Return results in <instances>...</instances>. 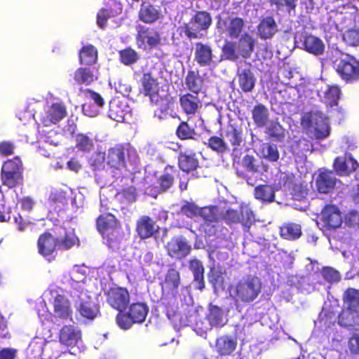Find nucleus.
<instances>
[{"instance_id":"1","label":"nucleus","mask_w":359,"mask_h":359,"mask_svg":"<svg viewBox=\"0 0 359 359\" xmlns=\"http://www.w3.org/2000/svg\"><path fill=\"white\" fill-rule=\"evenodd\" d=\"M340 15L339 23L342 29H346L344 40L351 46H359V10L353 1H348L338 6Z\"/></svg>"},{"instance_id":"2","label":"nucleus","mask_w":359,"mask_h":359,"mask_svg":"<svg viewBox=\"0 0 359 359\" xmlns=\"http://www.w3.org/2000/svg\"><path fill=\"white\" fill-rule=\"evenodd\" d=\"M262 287V283L257 277L248 275L231 285L229 292L236 303L247 304L258 297Z\"/></svg>"},{"instance_id":"3","label":"nucleus","mask_w":359,"mask_h":359,"mask_svg":"<svg viewBox=\"0 0 359 359\" xmlns=\"http://www.w3.org/2000/svg\"><path fill=\"white\" fill-rule=\"evenodd\" d=\"M23 163L18 156L4 161L2 164L0 179L2 185L13 189L22 185L24 181Z\"/></svg>"},{"instance_id":"4","label":"nucleus","mask_w":359,"mask_h":359,"mask_svg":"<svg viewBox=\"0 0 359 359\" xmlns=\"http://www.w3.org/2000/svg\"><path fill=\"white\" fill-rule=\"evenodd\" d=\"M301 123L306 129L313 128L316 140L325 139L330 134L329 118L321 111L311 110L305 113L301 118Z\"/></svg>"},{"instance_id":"5","label":"nucleus","mask_w":359,"mask_h":359,"mask_svg":"<svg viewBox=\"0 0 359 359\" xmlns=\"http://www.w3.org/2000/svg\"><path fill=\"white\" fill-rule=\"evenodd\" d=\"M255 221L253 211L245 204H241L238 210L229 208L219 212V222H224L229 226L240 223L245 231H249Z\"/></svg>"},{"instance_id":"6","label":"nucleus","mask_w":359,"mask_h":359,"mask_svg":"<svg viewBox=\"0 0 359 359\" xmlns=\"http://www.w3.org/2000/svg\"><path fill=\"white\" fill-rule=\"evenodd\" d=\"M128 307L127 312L118 313L116 316V323L123 330L130 328L133 324L143 323L149 312L148 306L143 302H134Z\"/></svg>"},{"instance_id":"7","label":"nucleus","mask_w":359,"mask_h":359,"mask_svg":"<svg viewBox=\"0 0 359 359\" xmlns=\"http://www.w3.org/2000/svg\"><path fill=\"white\" fill-rule=\"evenodd\" d=\"M334 69L345 83L359 81V60L353 55L346 54L344 57L336 59Z\"/></svg>"},{"instance_id":"8","label":"nucleus","mask_w":359,"mask_h":359,"mask_svg":"<svg viewBox=\"0 0 359 359\" xmlns=\"http://www.w3.org/2000/svg\"><path fill=\"white\" fill-rule=\"evenodd\" d=\"M130 157V150L123 144H117L107 150L106 164L113 173L126 170Z\"/></svg>"},{"instance_id":"9","label":"nucleus","mask_w":359,"mask_h":359,"mask_svg":"<svg viewBox=\"0 0 359 359\" xmlns=\"http://www.w3.org/2000/svg\"><path fill=\"white\" fill-rule=\"evenodd\" d=\"M189 23L192 27L188 23H184L182 29L189 39H198L200 37L198 32L206 31L212 25V17L207 11H197L191 18Z\"/></svg>"},{"instance_id":"10","label":"nucleus","mask_w":359,"mask_h":359,"mask_svg":"<svg viewBox=\"0 0 359 359\" xmlns=\"http://www.w3.org/2000/svg\"><path fill=\"white\" fill-rule=\"evenodd\" d=\"M106 302L118 313L125 311L130 301V295L126 287L113 286L104 292Z\"/></svg>"},{"instance_id":"11","label":"nucleus","mask_w":359,"mask_h":359,"mask_svg":"<svg viewBox=\"0 0 359 359\" xmlns=\"http://www.w3.org/2000/svg\"><path fill=\"white\" fill-rule=\"evenodd\" d=\"M59 238L50 232L41 233L37 240V250L39 255L48 261L55 259L57 255Z\"/></svg>"},{"instance_id":"12","label":"nucleus","mask_w":359,"mask_h":359,"mask_svg":"<svg viewBox=\"0 0 359 359\" xmlns=\"http://www.w3.org/2000/svg\"><path fill=\"white\" fill-rule=\"evenodd\" d=\"M135 39L139 48H153L161 43V36L156 29L139 25Z\"/></svg>"},{"instance_id":"13","label":"nucleus","mask_w":359,"mask_h":359,"mask_svg":"<svg viewBox=\"0 0 359 359\" xmlns=\"http://www.w3.org/2000/svg\"><path fill=\"white\" fill-rule=\"evenodd\" d=\"M320 220L328 230L336 229L341 226L343 219L341 212L335 205H325L320 212Z\"/></svg>"},{"instance_id":"14","label":"nucleus","mask_w":359,"mask_h":359,"mask_svg":"<svg viewBox=\"0 0 359 359\" xmlns=\"http://www.w3.org/2000/svg\"><path fill=\"white\" fill-rule=\"evenodd\" d=\"M165 249L170 257L182 259L189 255L191 247L185 238L173 237L166 244Z\"/></svg>"},{"instance_id":"15","label":"nucleus","mask_w":359,"mask_h":359,"mask_svg":"<svg viewBox=\"0 0 359 359\" xmlns=\"http://www.w3.org/2000/svg\"><path fill=\"white\" fill-rule=\"evenodd\" d=\"M359 167L358 161L350 153H345L342 156H337L333 163V168L339 175H348Z\"/></svg>"},{"instance_id":"16","label":"nucleus","mask_w":359,"mask_h":359,"mask_svg":"<svg viewBox=\"0 0 359 359\" xmlns=\"http://www.w3.org/2000/svg\"><path fill=\"white\" fill-rule=\"evenodd\" d=\"M179 102L182 111L187 116L196 114L203 107V102L198 94L191 92L181 95Z\"/></svg>"},{"instance_id":"17","label":"nucleus","mask_w":359,"mask_h":359,"mask_svg":"<svg viewBox=\"0 0 359 359\" xmlns=\"http://www.w3.org/2000/svg\"><path fill=\"white\" fill-rule=\"evenodd\" d=\"M180 175V172L175 165H167L163 172L157 177L156 188L160 192L167 191L172 187L175 179Z\"/></svg>"},{"instance_id":"18","label":"nucleus","mask_w":359,"mask_h":359,"mask_svg":"<svg viewBox=\"0 0 359 359\" xmlns=\"http://www.w3.org/2000/svg\"><path fill=\"white\" fill-rule=\"evenodd\" d=\"M81 339V330L74 325H63L59 331V341L67 346H75Z\"/></svg>"},{"instance_id":"19","label":"nucleus","mask_w":359,"mask_h":359,"mask_svg":"<svg viewBox=\"0 0 359 359\" xmlns=\"http://www.w3.org/2000/svg\"><path fill=\"white\" fill-rule=\"evenodd\" d=\"M66 107L63 103H53L46 111V114L42 116L41 123L46 127L50 126L52 124H56L67 116Z\"/></svg>"},{"instance_id":"20","label":"nucleus","mask_w":359,"mask_h":359,"mask_svg":"<svg viewBox=\"0 0 359 359\" xmlns=\"http://www.w3.org/2000/svg\"><path fill=\"white\" fill-rule=\"evenodd\" d=\"M337 183L334 173L331 170H319L316 179V187L319 193L328 194L334 190Z\"/></svg>"},{"instance_id":"21","label":"nucleus","mask_w":359,"mask_h":359,"mask_svg":"<svg viewBox=\"0 0 359 359\" xmlns=\"http://www.w3.org/2000/svg\"><path fill=\"white\" fill-rule=\"evenodd\" d=\"M181 284V276L180 271L173 267L168 269L164 280L161 283L163 290H165L168 294H171L176 297L178 294V289Z\"/></svg>"},{"instance_id":"22","label":"nucleus","mask_w":359,"mask_h":359,"mask_svg":"<svg viewBox=\"0 0 359 359\" xmlns=\"http://www.w3.org/2000/svg\"><path fill=\"white\" fill-rule=\"evenodd\" d=\"M141 93L150 98L151 102H157V97L159 91V83L151 72L144 73L142 79Z\"/></svg>"},{"instance_id":"23","label":"nucleus","mask_w":359,"mask_h":359,"mask_svg":"<svg viewBox=\"0 0 359 359\" xmlns=\"http://www.w3.org/2000/svg\"><path fill=\"white\" fill-rule=\"evenodd\" d=\"M76 311L79 316L87 320H93L100 315L99 306L92 299H86L80 297L79 302L76 305Z\"/></svg>"},{"instance_id":"24","label":"nucleus","mask_w":359,"mask_h":359,"mask_svg":"<svg viewBox=\"0 0 359 359\" xmlns=\"http://www.w3.org/2000/svg\"><path fill=\"white\" fill-rule=\"evenodd\" d=\"M135 230L141 239H147L158 231V226L150 217L143 215L137 221Z\"/></svg>"},{"instance_id":"25","label":"nucleus","mask_w":359,"mask_h":359,"mask_svg":"<svg viewBox=\"0 0 359 359\" xmlns=\"http://www.w3.org/2000/svg\"><path fill=\"white\" fill-rule=\"evenodd\" d=\"M128 113L129 107L124 100L114 97L109 102L108 115L111 119L120 123L124 122Z\"/></svg>"},{"instance_id":"26","label":"nucleus","mask_w":359,"mask_h":359,"mask_svg":"<svg viewBox=\"0 0 359 359\" xmlns=\"http://www.w3.org/2000/svg\"><path fill=\"white\" fill-rule=\"evenodd\" d=\"M237 338L229 334L218 337L215 341V350L220 356L231 355L236 349Z\"/></svg>"},{"instance_id":"27","label":"nucleus","mask_w":359,"mask_h":359,"mask_svg":"<svg viewBox=\"0 0 359 359\" xmlns=\"http://www.w3.org/2000/svg\"><path fill=\"white\" fill-rule=\"evenodd\" d=\"M53 312L55 317L62 319H72V309L69 300L62 294H57L53 302Z\"/></svg>"},{"instance_id":"28","label":"nucleus","mask_w":359,"mask_h":359,"mask_svg":"<svg viewBox=\"0 0 359 359\" xmlns=\"http://www.w3.org/2000/svg\"><path fill=\"white\" fill-rule=\"evenodd\" d=\"M194 61L200 67H208L213 63V52L211 46L202 42L195 44Z\"/></svg>"},{"instance_id":"29","label":"nucleus","mask_w":359,"mask_h":359,"mask_svg":"<svg viewBox=\"0 0 359 359\" xmlns=\"http://www.w3.org/2000/svg\"><path fill=\"white\" fill-rule=\"evenodd\" d=\"M236 76L238 86L243 93H251L255 89L256 77L250 67L238 69Z\"/></svg>"},{"instance_id":"30","label":"nucleus","mask_w":359,"mask_h":359,"mask_svg":"<svg viewBox=\"0 0 359 359\" xmlns=\"http://www.w3.org/2000/svg\"><path fill=\"white\" fill-rule=\"evenodd\" d=\"M224 136L233 147V150H236L244 142L243 131L241 126L236 123H228L224 130Z\"/></svg>"},{"instance_id":"31","label":"nucleus","mask_w":359,"mask_h":359,"mask_svg":"<svg viewBox=\"0 0 359 359\" xmlns=\"http://www.w3.org/2000/svg\"><path fill=\"white\" fill-rule=\"evenodd\" d=\"M184 83L190 92L199 94L204 86V79L198 69H189L184 78Z\"/></svg>"},{"instance_id":"32","label":"nucleus","mask_w":359,"mask_h":359,"mask_svg":"<svg viewBox=\"0 0 359 359\" xmlns=\"http://www.w3.org/2000/svg\"><path fill=\"white\" fill-rule=\"evenodd\" d=\"M177 165L180 170L189 174L197 169L199 162L195 153L180 152L177 157Z\"/></svg>"},{"instance_id":"33","label":"nucleus","mask_w":359,"mask_h":359,"mask_svg":"<svg viewBox=\"0 0 359 359\" xmlns=\"http://www.w3.org/2000/svg\"><path fill=\"white\" fill-rule=\"evenodd\" d=\"M302 46L306 52L314 55H322L325 51L323 41L311 34H306L302 36Z\"/></svg>"},{"instance_id":"34","label":"nucleus","mask_w":359,"mask_h":359,"mask_svg":"<svg viewBox=\"0 0 359 359\" xmlns=\"http://www.w3.org/2000/svg\"><path fill=\"white\" fill-rule=\"evenodd\" d=\"M137 192L134 186L123 187L116 191L114 198L125 209L126 205L133 203L137 201Z\"/></svg>"},{"instance_id":"35","label":"nucleus","mask_w":359,"mask_h":359,"mask_svg":"<svg viewBox=\"0 0 359 359\" xmlns=\"http://www.w3.org/2000/svg\"><path fill=\"white\" fill-rule=\"evenodd\" d=\"M277 32V25L272 16L261 20L257 26V34L262 39H271Z\"/></svg>"},{"instance_id":"36","label":"nucleus","mask_w":359,"mask_h":359,"mask_svg":"<svg viewBox=\"0 0 359 359\" xmlns=\"http://www.w3.org/2000/svg\"><path fill=\"white\" fill-rule=\"evenodd\" d=\"M240 36L237 50L243 58H249L254 51L255 39L248 32L244 33Z\"/></svg>"},{"instance_id":"37","label":"nucleus","mask_w":359,"mask_h":359,"mask_svg":"<svg viewBox=\"0 0 359 359\" xmlns=\"http://www.w3.org/2000/svg\"><path fill=\"white\" fill-rule=\"evenodd\" d=\"M189 264V269L194 276L195 288L201 291L205 288L204 267L201 262L196 259H191Z\"/></svg>"},{"instance_id":"38","label":"nucleus","mask_w":359,"mask_h":359,"mask_svg":"<svg viewBox=\"0 0 359 359\" xmlns=\"http://www.w3.org/2000/svg\"><path fill=\"white\" fill-rule=\"evenodd\" d=\"M118 219L111 213H104L100 215L96 219V227L97 231L102 235L107 231L116 227Z\"/></svg>"},{"instance_id":"39","label":"nucleus","mask_w":359,"mask_h":359,"mask_svg":"<svg viewBox=\"0 0 359 359\" xmlns=\"http://www.w3.org/2000/svg\"><path fill=\"white\" fill-rule=\"evenodd\" d=\"M139 19L144 23L151 24L161 18L160 10L152 5L142 4L139 11Z\"/></svg>"},{"instance_id":"40","label":"nucleus","mask_w":359,"mask_h":359,"mask_svg":"<svg viewBox=\"0 0 359 359\" xmlns=\"http://www.w3.org/2000/svg\"><path fill=\"white\" fill-rule=\"evenodd\" d=\"M79 57L81 65L90 66L97 61V50L93 45L88 44L81 48Z\"/></svg>"},{"instance_id":"41","label":"nucleus","mask_w":359,"mask_h":359,"mask_svg":"<svg viewBox=\"0 0 359 359\" xmlns=\"http://www.w3.org/2000/svg\"><path fill=\"white\" fill-rule=\"evenodd\" d=\"M209 323L212 327H223L227 322L223 310L216 305L210 304L208 315Z\"/></svg>"},{"instance_id":"42","label":"nucleus","mask_w":359,"mask_h":359,"mask_svg":"<svg viewBox=\"0 0 359 359\" xmlns=\"http://www.w3.org/2000/svg\"><path fill=\"white\" fill-rule=\"evenodd\" d=\"M269 117V110L263 104L255 105L252 110V118L255 124L259 128L264 127L267 124Z\"/></svg>"},{"instance_id":"43","label":"nucleus","mask_w":359,"mask_h":359,"mask_svg":"<svg viewBox=\"0 0 359 359\" xmlns=\"http://www.w3.org/2000/svg\"><path fill=\"white\" fill-rule=\"evenodd\" d=\"M254 196L262 202L271 203L275 200V190L271 185L260 184L255 188Z\"/></svg>"},{"instance_id":"44","label":"nucleus","mask_w":359,"mask_h":359,"mask_svg":"<svg viewBox=\"0 0 359 359\" xmlns=\"http://www.w3.org/2000/svg\"><path fill=\"white\" fill-rule=\"evenodd\" d=\"M280 235L286 240H296L302 236V227L295 223L284 224L280 227Z\"/></svg>"},{"instance_id":"45","label":"nucleus","mask_w":359,"mask_h":359,"mask_svg":"<svg viewBox=\"0 0 359 359\" xmlns=\"http://www.w3.org/2000/svg\"><path fill=\"white\" fill-rule=\"evenodd\" d=\"M245 27V20L240 17L229 18L226 35L231 39H238L241 36Z\"/></svg>"},{"instance_id":"46","label":"nucleus","mask_w":359,"mask_h":359,"mask_svg":"<svg viewBox=\"0 0 359 359\" xmlns=\"http://www.w3.org/2000/svg\"><path fill=\"white\" fill-rule=\"evenodd\" d=\"M94 79L93 70L89 67H79L74 73V80L79 85H90Z\"/></svg>"},{"instance_id":"47","label":"nucleus","mask_w":359,"mask_h":359,"mask_svg":"<svg viewBox=\"0 0 359 359\" xmlns=\"http://www.w3.org/2000/svg\"><path fill=\"white\" fill-rule=\"evenodd\" d=\"M257 163V159L252 155H245L241 160V166L244 170L237 169V175L240 177H245V171L252 174L258 172L259 165Z\"/></svg>"},{"instance_id":"48","label":"nucleus","mask_w":359,"mask_h":359,"mask_svg":"<svg viewBox=\"0 0 359 359\" xmlns=\"http://www.w3.org/2000/svg\"><path fill=\"white\" fill-rule=\"evenodd\" d=\"M266 126V133L277 141H283L285 139V130L278 121V118L271 120L267 122Z\"/></svg>"},{"instance_id":"49","label":"nucleus","mask_w":359,"mask_h":359,"mask_svg":"<svg viewBox=\"0 0 359 359\" xmlns=\"http://www.w3.org/2000/svg\"><path fill=\"white\" fill-rule=\"evenodd\" d=\"M355 310L343 309L338 315V324L346 328L355 329Z\"/></svg>"},{"instance_id":"50","label":"nucleus","mask_w":359,"mask_h":359,"mask_svg":"<svg viewBox=\"0 0 359 359\" xmlns=\"http://www.w3.org/2000/svg\"><path fill=\"white\" fill-rule=\"evenodd\" d=\"M176 136L181 140H194L197 135L195 128L187 121H182L175 130Z\"/></svg>"},{"instance_id":"51","label":"nucleus","mask_w":359,"mask_h":359,"mask_svg":"<svg viewBox=\"0 0 359 359\" xmlns=\"http://www.w3.org/2000/svg\"><path fill=\"white\" fill-rule=\"evenodd\" d=\"M347 309L357 310L359 308V290L348 288L343 296Z\"/></svg>"},{"instance_id":"52","label":"nucleus","mask_w":359,"mask_h":359,"mask_svg":"<svg viewBox=\"0 0 359 359\" xmlns=\"http://www.w3.org/2000/svg\"><path fill=\"white\" fill-rule=\"evenodd\" d=\"M341 89L339 86H328L324 92V100L327 105L330 107L337 106L340 99Z\"/></svg>"},{"instance_id":"53","label":"nucleus","mask_w":359,"mask_h":359,"mask_svg":"<svg viewBox=\"0 0 359 359\" xmlns=\"http://www.w3.org/2000/svg\"><path fill=\"white\" fill-rule=\"evenodd\" d=\"M208 147L212 151L219 154H223L229 151L228 144L224 141L223 137L216 135L211 136L206 144Z\"/></svg>"},{"instance_id":"54","label":"nucleus","mask_w":359,"mask_h":359,"mask_svg":"<svg viewBox=\"0 0 359 359\" xmlns=\"http://www.w3.org/2000/svg\"><path fill=\"white\" fill-rule=\"evenodd\" d=\"M262 156L269 162H276L280 158V154L276 144L264 143L261 146Z\"/></svg>"},{"instance_id":"55","label":"nucleus","mask_w":359,"mask_h":359,"mask_svg":"<svg viewBox=\"0 0 359 359\" xmlns=\"http://www.w3.org/2000/svg\"><path fill=\"white\" fill-rule=\"evenodd\" d=\"M198 216H201L205 221L208 222H219V210L215 205L200 208Z\"/></svg>"},{"instance_id":"56","label":"nucleus","mask_w":359,"mask_h":359,"mask_svg":"<svg viewBox=\"0 0 359 359\" xmlns=\"http://www.w3.org/2000/svg\"><path fill=\"white\" fill-rule=\"evenodd\" d=\"M118 55L120 62L126 66L136 63L140 58L138 53L130 47L119 50Z\"/></svg>"},{"instance_id":"57","label":"nucleus","mask_w":359,"mask_h":359,"mask_svg":"<svg viewBox=\"0 0 359 359\" xmlns=\"http://www.w3.org/2000/svg\"><path fill=\"white\" fill-rule=\"evenodd\" d=\"M198 311L192 306H187L184 312L180 313L177 325L184 327L193 324L196 321Z\"/></svg>"},{"instance_id":"58","label":"nucleus","mask_w":359,"mask_h":359,"mask_svg":"<svg viewBox=\"0 0 359 359\" xmlns=\"http://www.w3.org/2000/svg\"><path fill=\"white\" fill-rule=\"evenodd\" d=\"M75 245H79V239L74 233H66L62 238H59L58 248L60 250H67Z\"/></svg>"},{"instance_id":"59","label":"nucleus","mask_w":359,"mask_h":359,"mask_svg":"<svg viewBox=\"0 0 359 359\" xmlns=\"http://www.w3.org/2000/svg\"><path fill=\"white\" fill-rule=\"evenodd\" d=\"M283 187L289 190H292L293 196L297 198H304L306 195V191L301 184L293 182V177L287 175L283 183Z\"/></svg>"},{"instance_id":"60","label":"nucleus","mask_w":359,"mask_h":359,"mask_svg":"<svg viewBox=\"0 0 359 359\" xmlns=\"http://www.w3.org/2000/svg\"><path fill=\"white\" fill-rule=\"evenodd\" d=\"M165 315L175 325H177V321L181 313L178 311L177 300L174 299L165 303Z\"/></svg>"},{"instance_id":"61","label":"nucleus","mask_w":359,"mask_h":359,"mask_svg":"<svg viewBox=\"0 0 359 359\" xmlns=\"http://www.w3.org/2000/svg\"><path fill=\"white\" fill-rule=\"evenodd\" d=\"M90 168L93 171L100 170L104 168L106 162L105 153L95 152L89 159Z\"/></svg>"},{"instance_id":"62","label":"nucleus","mask_w":359,"mask_h":359,"mask_svg":"<svg viewBox=\"0 0 359 359\" xmlns=\"http://www.w3.org/2000/svg\"><path fill=\"white\" fill-rule=\"evenodd\" d=\"M208 278L209 283L215 290L222 287L224 283L222 273L220 270L217 269L215 267H212L210 269L208 273Z\"/></svg>"},{"instance_id":"63","label":"nucleus","mask_w":359,"mask_h":359,"mask_svg":"<svg viewBox=\"0 0 359 359\" xmlns=\"http://www.w3.org/2000/svg\"><path fill=\"white\" fill-rule=\"evenodd\" d=\"M200 208L194 203L184 201L181 206L180 213L189 218H194L198 216Z\"/></svg>"},{"instance_id":"64","label":"nucleus","mask_w":359,"mask_h":359,"mask_svg":"<svg viewBox=\"0 0 359 359\" xmlns=\"http://www.w3.org/2000/svg\"><path fill=\"white\" fill-rule=\"evenodd\" d=\"M76 148L83 152H89L93 148V142L87 135L79 134L76 136Z\"/></svg>"}]
</instances>
